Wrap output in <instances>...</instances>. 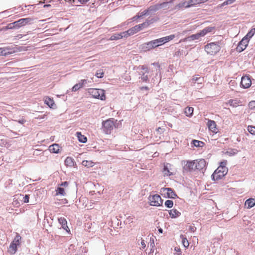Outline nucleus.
Wrapping results in <instances>:
<instances>
[{"instance_id": "1", "label": "nucleus", "mask_w": 255, "mask_h": 255, "mask_svg": "<svg viewBox=\"0 0 255 255\" xmlns=\"http://www.w3.org/2000/svg\"><path fill=\"white\" fill-rule=\"evenodd\" d=\"M175 37L174 34H171L165 37L150 41L144 43L142 45V49L144 51H148L155 47H158L163 44L172 40Z\"/></svg>"}, {"instance_id": "2", "label": "nucleus", "mask_w": 255, "mask_h": 255, "mask_svg": "<svg viewBox=\"0 0 255 255\" xmlns=\"http://www.w3.org/2000/svg\"><path fill=\"white\" fill-rule=\"evenodd\" d=\"M206 52L211 55L217 54L221 50L219 42H211L204 47Z\"/></svg>"}, {"instance_id": "3", "label": "nucleus", "mask_w": 255, "mask_h": 255, "mask_svg": "<svg viewBox=\"0 0 255 255\" xmlns=\"http://www.w3.org/2000/svg\"><path fill=\"white\" fill-rule=\"evenodd\" d=\"M117 122V120H115L114 119H110L105 121H104L102 123V126L104 132L106 134L110 133L111 130L114 127H117L116 126Z\"/></svg>"}, {"instance_id": "4", "label": "nucleus", "mask_w": 255, "mask_h": 255, "mask_svg": "<svg viewBox=\"0 0 255 255\" xmlns=\"http://www.w3.org/2000/svg\"><path fill=\"white\" fill-rule=\"evenodd\" d=\"M228 168L227 167H218L212 175L214 180H218L227 174Z\"/></svg>"}, {"instance_id": "5", "label": "nucleus", "mask_w": 255, "mask_h": 255, "mask_svg": "<svg viewBox=\"0 0 255 255\" xmlns=\"http://www.w3.org/2000/svg\"><path fill=\"white\" fill-rule=\"evenodd\" d=\"M88 93L94 98L99 99L101 100L106 99L105 91L102 89H89Z\"/></svg>"}, {"instance_id": "6", "label": "nucleus", "mask_w": 255, "mask_h": 255, "mask_svg": "<svg viewBox=\"0 0 255 255\" xmlns=\"http://www.w3.org/2000/svg\"><path fill=\"white\" fill-rule=\"evenodd\" d=\"M148 200L151 206L159 207L162 205V200L160 195L158 194L150 195L148 197Z\"/></svg>"}, {"instance_id": "7", "label": "nucleus", "mask_w": 255, "mask_h": 255, "mask_svg": "<svg viewBox=\"0 0 255 255\" xmlns=\"http://www.w3.org/2000/svg\"><path fill=\"white\" fill-rule=\"evenodd\" d=\"M194 160H184L182 161L184 172H192L196 170Z\"/></svg>"}, {"instance_id": "8", "label": "nucleus", "mask_w": 255, "mask_h": 255, "mask_svg": "<svg viewBox=\"0 0 255 255\" xmlns=\"http://www.w3.org/2000/svg\"><path fill=\"white\" fill-rule=\"evenodd\" d=\"M249 42V39L247 37H244L239 43L237 47V50L239 52L244 51L247 47Z\"/></svg>"}, {"instance_id": "9", "label": "nucleus", "mask_w": 255, "mask_h": 255, "mask_svg": "<svg viewBox=\"0 0 255 255\" xmlns=\"http://www.w3.org/2000/svg\"><path fill=\"white\" fill-rule=\"evenodd\" d=\"M162 192L165 196L169 198L175 199L177 196L175 192L170 188H163L161 189Z\"/></svg>"}, {"instance_id": "10", "label": "nucleus", "mask_w": 255, "mask_h": 255, "mask_svg": "<svg viewBox=\"0 0 255 255\" xmlns=\"http://www.w3.org/2000/svg\"><path fill=\"white\" fill-rule=\"evenodd\" d=\"M197 4H198V0H189L187 1H184L183 2L179 3L176 5V7L178 8H180L183 7L188 8Z\"/></svg>"}, {"instance_id": "11", "label": "nucleus", "mask_w": 255, "mask_h": 255, "mask_svg": "<svg viewBox=\"0 0 255 255\" xmlns=\"http://www.w3.org/2000/svg\"><path fill=\"white\" fill-rule=\"evenodd\" d=\"M32 21V19L30 17L21 18L15 21L17 28H18L26 24H30Z\"/></svg>"}, {"instance_id": "12", "label": "nucleus", "mask_w": 255, "mask_h": 255, "mask_svg": "<svg viewBox=\"0 0 255 255\" xmlns=\"http://www.w3.org/2000/svg\"><path fill=\"white\" fill-rule=\"evenodd\" d=\"M252 84V81L248 76H243L241 81V85L243 88L246 89L249 88Z\"/></svg>"}, {"instance_id": "13", "label": "nucleus", "mask_w": 255, "mask_h": 255, "mask_svg": "<svg viewBox=\"0 0 255 255\" xmlns=\"http://www.w3.org/2000/svg\"><path fill=\"white\" fill-rule=\"evenodd\" d=\"M196 170H201L206 167V161L204 159L195 160Z\"/></svg>"}, {"instance_id": "14", "label": "nucleus", "mask_w": 255, "mask_h": 255, "mask_svg": "<svg viewBox=\"0 0 255 255\" xmlns=\"http://www.w3.org/2000/svg\"><path fill=\"white\" fill-rule=\"evenodd\" d=\"M201 37H203L201 34V32H199L196 34H192L187 37L183 39V41L187 42V41H191L193 40H199Z\"/></svg>"}, {"instance_id": "15", "label": "nucleus", "mask_w": 255, "mask_h": 255, "mask_svg": "<svg viewBox=\"0 0 255 255\" xmlns=\"http://www.w3.org/2000/svg\"><path fill=\"white\" fill-rule=\"evenodd\" d=\"M160 9V5L159 3H157L153 5H151L149 6L147 9H146V11L147 14H152Z\"/></svg>"}, {"instance_id": "16", "label": "nucleus", "mask_w": 255, "mask_h": 255, "mask_svg": "<svg viewBox=\"0 0 255 255\" xmlns=\"http://www.w3.org/2000/svg\"><path fill=\"white\" fill-rule=\"evenodd\" d=\"M141 69L143 71V72H141V73H139V74L141 75V79L143 81L146 82L148 80V78L147 75H145V74L148 73L149 72L148 69L147 67L145 66H142Z\"/></svg>"}, {"instance_id": "17", "label": "nucleus", "mask_w": 255, "mask_h": 255, "mask_svg": "<svg viewBox=\"0 0 255 255\" xmlns=\"http://www.w3.org/2000/svg\"><path fill=\"white\" fill-rule=\"evenodd\" d=\"M215 29V27H214V26H208V27L204 28L202 30H201L200 32L203 37L208 33H214Z\"/></svg>"}, {"instance_id": "18", "label": "nucleus", "mask_w": 255, "mask_h": 255, "mask_svg": "<svg viewBox=\"0 0 255 255\" xmlns=\"http://www.w3.org/2000/svg\"><path fill=\"white\" fill-rule=\"evenodd\" d=\"M4 48V50L5 51V53H6V55L10 54L13 53L17 52L18 51H20L19 49H18L17 47L14 46V47H10L8 46Z\"/></svg>"}, {"instance_id": "19", "label": "nucleus", "mask_w": 255, "mask_h": 255, "mask_svg": "<svg viewBox=\"0 0 255 255\" xmlns=\"http://www.w3.org/2000/svg\"><path fill=\"white\" fill-rule=\"evenodd\" d=\"M59 223L62 225V228L68 232L70 230L67 226L66 220L64 217H60L58 219Z\"/></svg>"}, {"instance_id": "20", "label": "nucleus", "mask_w": 255, "mask_h": 255, "mask_svg": "<svg viewBox=\"0 0 255 255\" xmlns=\"http://www.w3.org/2000/svg\"><path fill=\"white\" fill-rule=\"evenodd\" d=\"M208 126L210 130L214 133H217L216 124L215 121L209 120L208 122Z\"/></svg>"}, {"instance_id": "21", "label": "nucleus", "mask_w": 255, "mask_h": 255, "mask_svg": "<svg viewBox=\"0 0 255 255\" xmlns=\"http://www.w3.org/2000/svg\"><path fill=\"white\" fill-rule=\"evenodd\" d=\"M173 2V0H170L168 2H163L159 3L160 9L163 8L164 9H168L171 7V4Z\"/></svg>"}, {"instance_id": "22", "label": "nucleus", "mask_w": 255, "mask_h": 255, "mask_svg": "<svg viewBox=\"0 0 255 255\" xmlns=\"http://www.w3.org/2000/svg\"><path fill=\"white\" fill-rule=\"evenodd\" d=\"M171 166V164L166 163L164 164V168H163V173L164 175L166 176H170L172 175V173L170 171V167Z\"/></svg>"}, {"instance_id": "23", "label": "nucleus", "mask_w": 255, "mask_h": 255, "mask_svg": "<svg viewBox=\"0 0 255 255\" xmlns=\"http://www.w3.org/2000/svg\"><path fill=\"white\" fill-rule=\"evenodd\" d=\"M248 209H251L255 206V199L254 198H249L247 200L245 204Z\"/></svg>"}, {"instance_id": "24", "label": "nucleus", "mask_w": 255, "mask_h": 255, "mask_svg": "<svg viewBox=\"0 0 255 255\" xmlns=\"http://www.w3.org/2000/svg\"><path fill=\"white\" fill-rule=\"evenodd\" d=\"M44 103L50 108H55L56 107V105L55 104L53 100L49 97H47L45 98Z\"/></svg>"}, {"instance_id": "25", "label": "nucleus", "mask_w": 255, "mask_h": 255, "mask_svg": "<svg viewBox=\"0 0 255 255\" xmlns=\"http://www.w3.org/2000/svg\"><path fill=\"white\" fill-rule=\"evenodd\" d=\"M60 147L57 144H53L49 147L50 152L57 153L59 152Z\"/></svg>"}, {"instance_id": "26", "label": "nucleus", "mask_w": 255, "mask_h": 255, "mask_svg": "<svg viewBox=\"0 0 255 255\" xmlns=\"http://www.w3.org/2000/svg\"><path fill=\"white\" fill-rule=\"evenodd\" d=\"M169 214L170 217L172 218H175L178 217L181 215L180 212L177 211L176 209H172L169 211Z\"/></svg>"}, {"instance_id": "27", "label": "nucleus", "mask_w": 255, "mask_h": 255, "mask_svg": "<svg viewBox=\"0 0 255 255\" xmlns=\"http://www.w3.org/2000/svg\"><path fill=\"white\" fill-rule=\"evenodd\" d=\"M134 33H136L135 29L134 27L129 29L127 31L123 32V34H124V37H128V36L133 35Z\"/></svg>"}, {"instance_id": "28", "label": "nucleus", "mask_w": 255, "mask_h": 255, "mask_svg": "<svg viewBox=\"0 0 255 255\" xmlns=\"http://www.w3.org/2000/svg\"><path fill=\"white\" fill-rule=\"evenodd\" d=\"M17 246L16 245L11 243L8 252L10 254L14 255L17 251Z\"/></svg>"}, {"instance_id": "29", "label": "nucleus", "mask_w": 255, "mask_h": 255, "mask_svg": "<svg viewBox=\"0 0 255 255\" xmlns=\"http://www.w3.org/2000/svg\"><path fill=\"white\" fill-rule=\"evenodd\" d=\"M15 23H16L15 21L10 23H9L5 27H3L1 29H0V31H1L2 30H6L7 29H13V28L17 29L16 24Z\"/></svg>"}, {"instance_id": "30", "label": "nucleus", "mask_w": 255, "mask_h": 255, "mask_svg": "<svg viewBox=\"0 0 255 255\" xmlns=\"http://www.w3.org/2000/svg\"><path fill=\"white\" fill-rule=\"evenodd\" d=\"M124 34L123 32H121L119 33H116L113 35H112L110 38L111 40H117L120 39H122L123 37H124Z\"/></svg>"}, {"instance_id": "31", "label": "nucleus", "mask_w": 255, "mask_h": 255, "mask_svg": "<svg viewBox=\"0 0 255 255\" xmlns=\"http://www.w3.org/2000/svg\"><path fill=\"white\" fill-rule=\"evenodd\" d=\"M65 164L67 166L72 167L74 166V160L71 157H67L65 160Z\"/></svg>"}, {"instance_id": "32", "label": "nucleus", "mask_w": 255, "mask_h": 255, "mask_svg": "<svg viewBox=\"0 0 255 255\" xmlns=\"http://www.w3.org/2000/svg\"><path fill=\"white\" fill-rule=\"evenodd\" d=\"M77 137L78 139V140L82 143H85L86 142L87 139V137L84 136V135H82L81 132H76Z\"/></svg>"}, {"instance_id": "33", "label": "nucleus", "mask_w": 255, "mask_h": 255, "mask_svg": "<svg viewBox=\"0 0 255 255\" xmlns=\"http://www.w3.org/2000/svg\"><path fill=\"white\" fill-rule=\"evenodd\" d=\"M82 164L88 168L92 167L94 165V163L91 160H83Z\"/></svg>"}, {"instance_id": "34", "label": "nucleus", "mask_w": 255, "mask_h": 255, "mask_svg": "<svg viewBox=\"0 0 255 255\" xmlns=\"http://www.w3.org/2000/svg\"><path fill=\"white\" fill-rule=\"evenodd\" d=\"M147 15H148V14H147L146 10H145L143 11L142 12H140V13H138L136 15L133 16L131 19H132V21H134L136 19L139 18L143 16Z\"/></svg>"}, {"instance_id": "35", "label": "nucleus", "mask_w": 255, "mask_h": 255, "mask_svg": "<svg viewBox=\"0 0 255 255\" xmlns=\"http://www.w3.org/2000/svg\"><path fill=\"white\" fill-rule=\"evenodd\" d=\"M193 113V108L192 107H187L185 109V113L187 116H191Z\"/></svg>"}, {"instance_id": "36", "label": "nucleus", "mask_w": 255, "mask_h": 255, "mask_svg": "<svg viewBox=\"0 0 255 255\" xmlns=\"http://www.w3.org/2000/svg\"><path fill=\"white\" fill-rule=\"evenodd\" d=\"M180 238L182 239V243L183 246L186 248H188L189 244L187 239L184 237L183 235H181Z\"/></svg>"}, {"instance_id": "37", "label": "nucleus", "mask_w": 255, "mask_h": 255, "mask_svg": "<svg viewBox=\"0 0 255 255\" xmlns=\"http://www.w3.org/2000/svg\"><path fill=\"white\" fill-rule=\"evenodd\" d=\"M21 240V237L19 235H16V236L15 237L14 240L11 242L12 243H13L17 246H19L20 245V240Z\"/></svg>"}, {"instance_id": "38", "label": "nucleus", "mask_w": 255, "mask_h": 255, "mask_svg": "<svg viewBox=\"0 0 255 255\" xmlns=\"http://www.w3.org/2000/svg\"><path fill=\"white\" fill-rule=\"evenodd\" d=\"M229 104L230 106L236 107L239 106V102L237 100H230L229 101Z\"/></svg>"}, {"instance_id": "39", "label": "nucleus", "mask_w": 255, "mask_h": 255, "mask_svg": "<svg viewBox=\"0 0 255 255\" xmlns=\"http://www.w3.org/2000/svg\"><path fill=\"white\" fill-rule=\"evenodd\" d=\"M193 143L194 145L196 147H201L203 145L204 142L199 140H192Z\"/></svg>"}, {"instance_id": "40", "label": "nucleus", "mask_w": 255, "mask_h": 255, "mask_svg": "<svg viewBox=\"0 0 255 255\" xmlns=\"http://www.w3.org/2000/svg\"><path fill=\"white\" fill-rule=\"evenodd\" d=\"M255 34V28H252L249 32L247 33V34L245 37H247L248 38H252L254 34Z\"/></svg>"}, {"instance_id": "41", "label": "nucleus", "mask_w": 255, "mask_h": 255, "mask_svg": "<svg viewBox=\"0 0 255 255\" xmlns=\"http://www.w3.org/2000/svg\"><path fill=\"white\" fill-rule=\"evenodd\" d=\"M56 195H61L64 196L65 192L64 188L61 187H58L56 190Z\"/></svg>"}, {"instance_id": "42", "label": "nucleus", "mask_w": 255, "mask_h": 255, "mask_svg": "<svg viewBox=\"0 0 255 255\" xmlns=\"http://www.w3.org/2000/svg\"><path fill=\"white\" fill-rule=\"evenodd\" d=\"M165 206L168 208H171L173 206V202L172 200H167L165 202Z\"/></svg>"}, {"instance_id": "43", "label": "nucleus", "mask_w": 255, "mask_h": 255, "mask_svg": "<svg viewBox=\"0 0 255 255\" xmlns=\"http://www.w3.org/2000/svg\"><path fill=\"white\" fill-rule=\"evenodd\" d=\"M248 131L252 134H255V127L252 126H249L248 127Z\"/></svg>"}, {"instance_id": "44", "label": "nucleus", "mask_w": 255, "mask_h": 255, "mask_svg": "<svg viewBox=\"0 0 255 255\" xmlns=\"http://www.w3.org/2000/svg\"><path fill=\"white\" fill-rule=\"evenodd\" d=\"M237 152H238V151L237 149H231L230 150L227 151L226 152V153L230 156H233V155H235V154H236Z\"/></svg>"}, {"instance_id": "45", "label": "nucleus", "mask_w": 255, "mask_h": 255, "mask_svg": "<svg viewBox=\"0 0 255 255\" xmlns=\"http://www.w3.org/2000/svg\"><path fill=\"white\" fill-rule=\"evenodd\" d=\"M192 80L195 82H197L198 84H201L203 81V78L201 77H194Z\"/></svg>"}, {"instance_id": "46", "label": "nucleus", "mask_w": 255, "mask_h": 255, "mask_svg": "<svg viewBox=\"0 0 255 255\" xmlns=\"http://www.w3.org/2000/svg\"><path fill=\"white\" fill-rule=\"evenodd\" d=\"M104 72L103 71V70H100L99 71H98L96 74H95V76L97 77V78H101L102 77H103L104 76Z\"/></svg>"}, {"instance_id": "47", "label": "nucleus", "mask_w": 255, "mask_h": 255, "mask_svg": "<svg viewBox=\"0 0 255 255\" xmlns=\"http://www.w3.org/2000/svg\"><path fill=\"white\" fill-rule=\"evenodd\" d=\"M236 0H227L221 4L220 7L233 3Z\"/></svg>"}, {"instance_id": "48", "label": "nucleus", "mask_w": 255, "mask_h": 255, "mask_svg": "<svg viewBox=\"0 0 255 255\" xmlns=\"http://www.w3.org/2000/svg\"><path fill=\"white\" fill-rule=\"evenodd\" d=\"M89 81L87 79H83L80 81V82L79 83L81 85V87L82 88L83 86H84L86 84L88 83Z\"/></svg>"}, {"instance_id": "49", "label": "nucleus", "mask_w": 255, "mask_h": 255, "mask_svg": "<svg viewBox=\"0 0 255 255\" xmlns=\"http://www.w3.org/2000/svg\"><path fill=\"white\" fill-rule=\"evenodd\" d=\"M81 85L79 84V83H77L75 84L73 87H72V91L76 92L79 89L81 88Z\"/></svg>"}, {"instance_id": "50", "label": "nucleus", "mask_w": 255, "mask_h": 255, "mask_svg": "<svg viewBox=\"0 0 255 255\" xmlns=\"http://www.w3.org/2000/svg\"><path fill=\"white\" fill-rule=\"evenodd\" d=\"M249 107L251 109L255 108V101L250 102L249 104Z\"/></svg>"}, {"instance_id": "51", "label": "nucleus", "mask_w": 255, "mask_h": 255, "mask_svg": "<svg viewBox=\"0 0 255 255\" xmlns=\"http://www.w3.org/2000/svg\"><path fill=\"white\" fill-rule=\"evenodd\" d=\"M13 121L14 122H17L18 123L21 125L24 124L26 122V121L24 119H21L19 120H13Z\"/></svg>"}, {"instance_id": "52", "label": "nucleus", "mask_w": 255, "mask_h": 255, "mask_svg": "<svg viewBox=\"0 0 255 255\" xmlns=\"http://www.w3.org/2000/svg\"><path fill=\"white\" fill-rule=\"evenodd\" d=\"M29 195H25L24 197H23V201L24 203H28L29 202Z\"/></svg>"}, {"instance_id": "53", "label": "nucleus", "mask_w": 255, "mask_h": 255, "mask_svg": "<svg viewBox=\"0 0 255 255\" xmlns=\"http://www.w3.org/2000/svg\"><path fill=\"white\" fill-rule=\"evenodd\" d=\"M227 160H224L220 162V165L219 167H226V165H227Z\"/></svg>"}, {"instance_id": "54", "label": "nucleus", "mask_w": 255, "mask_h": 255, "mask_svg": "<svg viewBox=\"0 0 255 255\" xmlns=\"http://www.w3.org/2000/svg\"><path fill=\"white\" fill-rule=\"evenodd\" d=\"M134 28H135L136 33L142 29V27L140 26V24L135 25L134 26Z\"/></svg>"}, {"instance_id": "55", "label": "nucleus", "mask_w": 255, "mask_h": 255, "mask_svg": "<svg viewBox=\"0 0 255 255\" xmlns=\"http://www.w3.org/2000/svg\"><path fill=\"white\" fill-rule=\"evenodd\" d=\"M140 244L141 246V248H140V249H144L146 247V245L144 240L141 239Z\"/></svg>"}, {"instance_id": "56", "label": "nucleus", "mask_w": 255, "mask_h": 255, "mask_svg": "<svg viewBox=\"0 0 255 255\" xmlns=\"http://www.w3.org/2000/svg\"><path fill=\"white\" fill-rule=\"evenodd\" d=\"M146 22H148V25H150V24L153 23L154 21H155V19L153 18L150 19H147L146 20Z\"/></svg>"}, {"instance_id": "57", "label": "nucleus", "mask_w": 255, "mask_h": 255, "mask_svg": "<svg viewBox=\"0 0 255 255\" xmlns=\"http://www.w3.org/2000/svg\"><path fill=\"white\" fill-rule=\"evenodd\" d=\"M0 55H6L3 48H0Z\"/></svg>"}, {"instance_id": "58", "label": "nucleus", "mask_w": 255, "mask_h": 255, "mask_svg": "<svg viewBox=\"0 0 255 255\" xmlns=\"http://www.w3.org/2000/svg\"><path fill=\"white\" fill-rule=\"evenodd\" d=\"M140 26L142 27H146L148 26V22H146V21L144 22L143 23L140 24Z\"/></svg>"}, {"instance_id": "59", "label": "nucleus", "mask_w": 255, "mask_h": 255, "mask_svg": "<svg viewBox=\"0 0 255 255\" xmlns=\"http://www.w3.org/2000/svg\"><path fill=\"white\" fill-rule=\"evenodd\" d=\"M174 250L177 253V255H181V250L179 248L175 247Z\"/></svg>"}, {"instance_id": "60", "label": "nucleus", "mask_w": 255, "mask_h": 255, "mask_svg": "<svg viewBox=\"0 0 255 255\" xmlns=\"http://www.w3.org/2000/svg\"><path fill=\"white\" fill-rule=\"evenodd\" d=\"M196 229V228L193 226H190L189 227V231L192 232H194Z\"/></svg>"}, {"instance_id": "61", "label": "nucleus", "mask_w": 255, "mask_h": 255, "mask_svg": "<svg viewBox=\"0 0 255 255\" xmlns=\"http://www.w3.org/2000/svg\"><path fill=\"white\" fill-rule=\"evenodd\" d=\"M207 0H198V4L205 2Z\"/></svg>"}, {"instance_id": "62", "label": "nucleus", "mask_w": 255, "mask_h": 255, "mask_svg": "<svg viewBox=\"0 0 255 255\" xmlns=\"http://www.w3.org/2000/svg\"><path fill=\"white\" fill-rule=\"evenodd\" d=\"M81 3H84L87 2L89 0H78Z\"/></svg>"}, {"instance_id": "63", "label": "nucleus", "mask_w": 255, "mask_h": 255, "mask_svg": "<svg viewBox=\"0 0 255 255\" xmlns=\"http://www.w3.org/2000/svg\"><path fill=\"white\" fill-rule=\"evenodd\" d=\"M152 65L156 66L158 68H160V65L158 63H153L152 64Z\"/></svg>"}, {"instance_id": "64", "label": "nucleus", "mask_w": 255, "mask_h": 255, "mask_svg": "<svg viewBox=\"0 0 255 255\" xmlns=\"http://www.w3.org/2000/svg\"><path fill=\"white\" fill-rule=\"evenodd\" d=\"M68 184V182L65 181V182H64L63 183H62V184H61V186H67Z\"/></svg>"}]
</instances>
